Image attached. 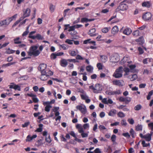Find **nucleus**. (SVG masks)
Masks as SVG:
<instances>
[{"mask_svg":"<svg viewBox=\"0 0 153 153\" xmlns=\"http://www.w3.org/2000/svg\"><path fill=\"white\" fill-rule=\"evenodd\" d=\"M50 57L51 59H55L56 58V53H51V55Z\"/></svg>","mask_w":153,"mask_h":153,"instance_id":"de8ad7c7","label":"nucleus"},{"mask_svg":"<svg viewBox=\"0 0 153 153\" xmlns=\"http://www.w3.org/2000/svg\"><path fill=\"white\" fill-rule=\"evenodd\" d=\"M130 134L131 135V137L133 138H134L135 137V136H134V134L135 133L134 131V130L132 128H131L130 131Z\"/></svg>","mask_w":153,"mask_h":153,"instance_id":"c03bdc74","label":"nucleus"},{"mask_svg":"<svg viewBox=\"0 0 153 153\" xmlns=\"http://www.w3.org/2000/svg\"><path fill=\"white\" fill-rule=\"evenodd\" d=\"M128 121L131 124H133L134 123V121L132 118L128 119Z\"/></svg>","mask_w":153,"mask_h":153,"instance_id":"bf43d9fd","label":"nucleus"},{"mask_svg":"<svg viewBox=\"0 0 153 153\" xmlns=\"http://www.w3.org/2000/svg\"><path fill=\"white\" fill-rule=\"evenodd\" d=\"M73 40H71L69 39H67L65 41V42L69 45H72L73 44Z\"/></svg>","mask_w":153,"mask_h":153,"instance_id":"603ef678","label":"nucleus"},{"mask_svg":"<svg viewBox=\"0 0 153 153\" xmlns=\"http://www.w3.org/2000/svg\"><path fill=\"white\" fill-rule=\"evenodd\" d=\"M48 153H56L57 150L54 148L50 149L48 151Z\"/></svg>","mask_w":153,"mask_h":153,"instance_id":"ea45409f","label":"nucleus"},{"mask_svg":"<svg viewBox=\"0 0 153 153\" xmlns=\"http://www.w3.org/2000/svg\"><path fill=\"white\" fill-rule=\"evenodd\" d=\"M106 152L108 153H110L112 152V149L111 148L110 146H109L106 149Z\"/></svg>","mask_w":153,"mask_h":153,"instance_id":"8fccbe9b","label":"nucleus"},{"mask_svg":"<svg viewBox=\"0 0 153 153\" xmlns=\"http://www.w3.org/2000/svg\"><path fill=\"white\" fill-rule=\"evenodd\" d=\"M119 122H117L114 123H113L111 124L110 126H117L118 125H119Z\"/></svg>","mask_w":153,"mask_h":153,"instance_id":"0e129e2a","label":"nucleus"},{"mask_svg":"<svg viewBox=\"0 0 153 153\" xmlns=\"http://www.w3.org/2000/svg\"><path fill=\"white\" fill-rule=\"evenodd\" d=\"M128 58L127 57L124 56L121 61V64H124L126 62L128 63L129 62L128 61Z\"/></svg>","mask_w":153,"mask_h":153,"instance_id":"b1692460","label":"nucleus"},{"mask_svg":"<svg viewBox=\"0 0 153 153\" xmlns=\"http://www.w3.org/2000/svg\"><path fill=\"white\" fill-rule=\"evenodd\" d=\"M71 35L72 36L76 35L77 34V33L76 31L74 30L72 31L70 33Z\"/></svg>","mask_w":153,"mask_h":153,"instance_id":"680f3d73","label":"nucleus"},{"mask_svg":"<svg viewBox=\"0 0 153 153\" xmlns=\"http://www.w3.org/2000/svg\"><path fill=\"white\" fill-rule=\"evenodd\" d=\"M75 27L74 25L70 26L69 27V29L68 30L69 32L72 31H74L75 29Z\"/></svg>","mask_w":153,"mask_h":153,"instance_id":"6e6d98bb","label":"nucleus"},{"mask_svg":"<svg viewBox=\"0 0 153 153\" xmlns=\"http://www.w3.org/2000/svg\"><path fill=\"white\" fill-rule=\"evenodd\" d=\"M55 9V6L54 5H53L52 4H51L50 5L49 7L50 10L51 11V13L53 12Z\"/></svg>","mask_w":153,"mask_h":153,"instance_id":"72a5a7b5","label":"nucleus"},{"mask_svg":"<svg viewBox=\"0 0 153 153\" xmlns=\"http://www.w3.org/2000/svg\"><path fill=\"white\" fill-rule=\"evenodd\" d=\"M110 60L113 63L117 62L119 60V57L118 54H114L110 56Z\"/></svg>","mask_w":153,"mask_h":153,"instance_id":"1a4fd4ad","label":"nucleus"},{"mask_svg":"<svg viewBox=\"0 0 153 153\" xmlns=\"http://www.w3.org/2000/svg\"><path fill=\"white\" fill-rule=\"evenodd\" d=\"M117 116L120 118H123L125 117V114L122 111H119L117 114Z\"/></svg>","mask_w":153,"mask_h":153,"instance_id":"473e14b6","label":"nucleus"},{"mask_svg":"<svg viewBox=\"0 0 153 153\" xmlns=\"http://www.w3.org/2000/svg\"><path fill=\"white\" fill-rule=\"evenodd\" d=\"M59 46L64 50H66L68 48V46L65 44L59 45Z\"/></svg>","mask_w":153,"mask_h":153,"instance_id":"4c0bfd02","label":"nucleus"},{"mask_svg":"<svg viewBox=\"0 0 153 153\" xmlns=\"http://www.w3.org/2000/svg\"><path fill=\"white\" fill-rule=\"evenodd\" d=\"M119 100L120 102H125V104H127L131 101V98L129 97H121L119 98Z\"/></svg>","mask_w":153,"mask_h":153,"instance_id":"f8f14e48","label":"nucleus"},{"mask_svg":"<svg viewBox=\"0 0 153 153\" xmlns=\"http://www.w3.org/2000/svg\"><path fill=\"white\" fill-rule=\"evenodd\" d=\"M20 38L19 37H17L13 39L14 43L15 44H20L22 43L21 41H19Z\"/></svg>","mask_w":153,"mask_h":153,"instance_id":"c85d7f7f","label":"nucleus"},{"mask_svg":"<svg viewBox=\"0 0 153 153\" xmlns=\"http://www.w3.org/2000/svg\"><path fill=\"white\" fill-rule=\"evenodd\" d=\"M123 67L122 66H120L116 69L113 75V76L117 78L121 77L123 76Z\"/></svg>","mask_w":153,"mask_h":153,"instance_id":"39448f33","label":"nucleus"},{"mask_svg":"<svg viewBox=\"0 0 153 153\" xmlns=\"http://www.w3.org/2000/svg\"><path fill=\"white\" fill-rule=\"evenodd\" d=\"M148 126L150 129L151 130V131H153V122L151 123L148 124Z\"/></svg>","mask_w":153,"mask_h":153,"instance_id":"a18cd8bd","label":"nucleus"},{"mask_svg":"<svg viewBox=\"0 0 153 153\" xmlns=\"http://www.w3.org/2000/svg\"><path fill=\"white\" fill-rule=\"evenodd\" d=\"M128 1L127 0H124L119 4L116 9L117 11H124L127 10L128 8V6L126 4Z\"/></svg>","mask_w":153,"mask_h":153,"instance_id":"7ed1b4c3","label":"nucleus"},{"mask_svg":"<svg viewBox=\"0 0 153 153\" xmlns=\"http://www.w3.org/2000/svg\"><path fill=\"white\" fill-rule=\"evenodd\" d=\"M142 145L143 146V147H147L148 146H149L150 145V144L149 143H146L145 141L144 140H143L142 141Z\"/></svg>","mask_w":153,"mask_h":153,"instance_id":"e433bc0d","label":"nucleus"},{"mask_svg":"<svg viewBox=\"0 0 153 153\" xmlns=\"http://www.w3.org/2000/svg\"><path fill=\"white\" fill-rule=\"evenodd\" d=\"M68 53L70 56H76L77 53L74 51L70 50L68 51Z\"/></svg>","mask_w":153,"mask_h":153,"instance_id":"393cba45","label":"nucleus"},{"mask_svg":"<svg viewBox=\"0 0 153 153\" xmlns=\"http://www.w3.org/2000/svg\"><path fill=\"white\" fill-rule=\"evenodd\" d=\"M112 82L113 85L119 86H123L124 84V82L122 80H114L112 81Z\"/></svg>","mask_w":153,"mask_h":153,"instance_id":"4468645a","label":"nucleus"},{"mask_svg":"<svg viewBox=\"0 0 153 153\" xmlns=\"http://www.w3.org/2000/svg\"><path fill=\"white\" fill-rule=\"evenodd\" d=\"M67 60L62 59H61L60 61V65L61 66L65 67H66L68 64V62Z\"/></svg>","mask_w":153,"mask_h":153,"instance_id":"dca6fc26","label":"nucleus"},{"mask_svg":"<svg viewBox=\"0 0 153 153\" xmlns=\"http://www.w3.org/2000/svg\"><path fill=\"white\" fill-rule=\"evenodd\" d=\"M45 140L48 143H50L51 142V140L50 137V135L49 134L48 137H46Z\"/></svg>","mask_w":153,"mask_h":153,"instance_id":"79ce46f5","label":"nucleus"},{"mask_svg":"<svg viewBox=\"0 0 153 153\" xmlns=\"http://www.w3.org/2000/svg\"><path fill=\"white\" fill-rule=\"evenodd\" d=\"M36 31H33L30 32L28 36V38L33 39H36L38 40H42L44 39V37L41 34L38 33L36 36H33V35L36 33Z\"/></svg>","mask_w":153,"mask_h":153,"instance_id":"20e7f679","label":"nucleus"},{"mask_svg":"<svg viewBox=\"0 0 153 153\" xmlns=\"http://www.w3.org/2000/svg\"><path fill=\"white\" fill-rule=\"evenodd\" d=\"M93 68L90 65H89L86 66V71L89 72L91 73L93 71Z\"/></svg>","mask_w":153,"mask_h":153,"instance_id":"cd10ccee","label":"nucleus"},{"mask_svg":"<svg viewBox=\"0 0 153 153\" xmlns=\"http://www.w3.org/2000/svg\"><path fill=\"white\" fill-rule=\"evenodd\" d=\"M119 28L117 26H115L112 29L111 33L113 35H115L118 32Z\"/></svg>","mask_w":153,"mask_h":153,"instance_id":"6ab92c4d","label":"nucleus"},{"mask_svg":"<svg viewBox=\"0 0 153 153\" xmlns=\"http://www.w3.org/2000/svg\"><path fill=\"white\" fill-rule=\"evenodd\" d=\"M122 135L128 138H129L130 137V135L128 132L123 133L122 134Z\"/></svg>","mask_w":153,"mask_h":153,"instance_id":"864d4df0","label":"nucleus"},{"mask_svg":"<svg viewBox=\"0 0 153 153\" xmlns=\"http://www.w3.org/2000/svg\"><path fill=\"white\" fill-rule=\"evenodd\" d=\"M143 36L140 37L138 39H136L137 42H141L143 41Z\"/></svg>","mask_w":153,"mask_h":153,"instance_id":"774afa93","label":"nucleus"},{"mask_svg":"<svg viewBox=\"0 0 153 153\" xmlns=\"http://www.w3.org/2000/svg\"><path fill=\"white\" fill-rule=\"evenodd\" d=\"M97 66L99 70H101L102 69V65L101 63H98L97 64Z\"/></svg>","mask_w":153,"mask_h":153,"instance_id":"09e8293b","label":"nucleus"},{"mask_svg":"<svg viewBox=\"0 0 153 153\" xmlns=\"http://www.w3.org/2000/svg\"><path fill=\"white\" fill-rule=\"evenodd\" d=\"M76 108L79 110L82 113L85 114L86 113V109L85 106L83 107L81 105H78L76 106Z\"/></svg>","mask_w":153,"mask_h":153,"instance_id":"2eb2a0df","label":"nucleus"},{"mask_svg":"<svg viewBox=\"0 0 153 153\" xmlns=\"http://www.w3.org/2000/svg\"><path fill=\"white\" fill-rule=\"evenodd\" d=\"M142 6L149 8L151 6V4L149 1H145L142 3Z\"/></svg>","mask_w":153,"mask_h":153,"instance_id":"4be33fe9","label":"nucleus"},{"mask_svg":"<svg viewBox=\"0 0 153 153\" xmlns=\"http://www.w3.org/2000/svg\"><path fill=\"white\" fill-rule=\"evenodd\" d=\"M96 29L94 28H93L89 30L88 34L91 36H96L97 35L95 33Z\"/></svg>","mask_w":153,"mask_h":153,"instance_id":"a211bd4d","label":"nucleus"},{"mask_svg":"<svg viewBox=\"0 0 153 153\" xmlns=\"http://www.w3.org/2000/svg\"><path fill=\"white\" fill-rule=\"evenodd\" d=\"M153 133V132L151 131L150 133H147L144 135L142 133H140L139 134V136L140 137L145 139L146 141L149 142L151 140L152 136Z\"/></svg>","mask_w":153,"mask_h":153,"instance_id":"0eeeda50","label":"nucleus"},{"mask_svg":"<svg viewBox=\"0 0 153 153\" xmlns=\"http://www.w3.org/2000/svg\"><path fill=\"white\" fill-rule=\"evenodd\" d=\"M46 75L48 77L50 76H51L53 75V72L51 71V70H46Z\"/></svg>","mask_w":153,"mask_h":153,"instance_id":"f704fd0d","label":"nucleus"},{"mask_svg":"<svg viewBox=\"0 0 153 153\" xmlns=\"http://www.w3.org/2000/svg\"><path fill=\"white\" fill-rule=\"evenodd\" d=\"M30 124V122H25L24 124L22 125V126L23 128L27 127Z\"/></svg>","mask_w":153,"mask_h":153,"instance_id":"e2e57ef3","label":"nucleus"},{"mask_svg":"<svg viewBox=\"0 0 153 153\" xmlns=\"http://www.w3.org/2000/svg\"><path fill=\"white\" fill-rule=\"evenodd\" d=\"M116 138V136L114 134H113L111 137V140L112 142H114L115 141Z\"/></svg>","mask_w":153,"mask_h":153,"instance_id":"69168bd1","label":"nucleus"},{"mask_svg":"<svg viewBox=\"0 0 153 153\" xmlns=\"http://www.w3.org/2000/svg\"><path fill=\"white\" fill-rule=\"evenodd\" d=\"M99 128L100 129V130H105L106 129L105 126L103 125H100L99 126Z\"/></svg>","mask_w":153,"mask_h":153,"instance_id":"338daca9","label":"nucleus"},{"mask_svg":"<svg viewBox=\"0 0 153 153\" xmlns=\"http://www.w3.org/2000/svg\"><path fill=\"white\" fill-rule=\"evenodd\" d=\"M137 78V75L136 74H133L132 75V77L131 78V80L134 81Z\"/></svg>","mask_w":153,"mask_h":153,"instance_id":"4d7b16f0","label":"nucleus"},{"mask_svg":"<svg viewBox=\"0 0 153 153\" xmlns=\"http://www.w3.org/2000/svg\"><path fill=\"white\" fill-rule=\"evenodd\" d=\"M136 130L137 131H142V126L141 125L138 124L135 127Z\"/></svg>","mask_w":153,"mask_h":153,"instance_id":"2f4dec72","label":"nucleus"},{"mask_svg":"<svg viewBox=\"0 0 153 153\" xmlns=\"http://www.w3.org/2000/svg\"><path fill=\"white\" fill-rule=\"evenodd\" d=\"M37 137V136L36 134L33 135L32 136H31L30 135H29L27 136L26 141V142L30 141L32 140L33 139L36 138Z\"/></svg>","mask_w":153,"mask_h":153,"instance_id":"aec40b11","label":"nucleus"},{"mask_svg":"<svg viewBox=\"0 0 153 153\" xmlns=\"http://www.w3.org/2000/svg\"><path fill=\"white\" fill-rule=\"evenodd\" d=\"M46 74V72L44 74H41L40 78L42 80L45 81L47 79L48 77Z\"/></svg>","mask_w":153,"mask_h":153,"instance_id":"5701e85b","label":"nucleus"},{"mask_svg":"<svg viewBox=\"0 0 153 153\" xmlns=\"http://www.w3.org/2000/svg\"><path fill=\"white\" fill-rule=\"evenodd\" d=\"M76 59H80V60H83V59H84L82 57V56L79 55V54H78V55H76Z\"/></svg>","mask_w":153,"mask_h":153,"instance_id":"052dcab7","label":"nucleus"},{"mask_svg":"<svg viewBox=\"0 0 153 153\" xmlns=\"http://www.w3.org/2000/svg\"><path fill=\"white\" fill-rule=\"evenodd\" d=\"M123 27L120 30V32H122L123 34L127 36L129 35L132 33L131 29L128 27H126L123 29Z\"/></svg>","mask_w":153,"mask_h":153,"instance_id":"6e6552de","label":"nucleus"},{"mask_svg":"<svg viewBox=\"0 0 153 153\" xmlns=\"http://www.w3.org/2000/svg\"><path fill=\"white\" fill-rule=\"evenodd\" d=\"M39 127L36 129V131L39 132H40L42 131V128L43 125L42 124H40L39 125Z\"/></svg>","mask_w":153,"mask_h":153,"instance_id":"7c9ffc66","label":"nucleus"},{"mask_svg":"<svg viewBox=\"0 0 153 153\" xmlns=\"http://www.w3.org/2000/svg\"><path fill=\"white\" fill-rule=\"evenodd\" d=\"M15 52V51L10 49L9 48L6 51V53L7 54L13 53Z\"/></svg>","mask_w":153,"mask_h":153,"instance_id":"49530a36","label":"nucleus"},{"mask_svg":"<svg viewBox=\"0 0 153 153\" xmlns=\"http://www.w3.org/2000/svg\"><path fill=\"white\" fill-rule=\"evenodd\" d=\"M152 16L151 13L150 12H146L142 16V18L145 21H148L151 19Z\"/></svg>","mask_w":153,"mask_h":153,"instance_id":"9b49d317","label":"nucleus"},{"mask_svg":"<svg viewBox=\"0 0 153 153\" xmlns=\"http://www.w3.org/2000/svg\"><path fill=\"white\" fill-rule=\"evenodd\" d=\"M117 111L116 110L113 109L109 111L108 113V115L110 116H113L116 113Z\"/></svg>","mask_w":153,"mask_h":153,"instance_id":"bb28decb","label":"nucleus"},{"mask_svg":"<svg viewBox=\"0 0 153 153\" xmlns=\"http://www.w3.org/2000/svg\"><path fill=\"white\" fill-rule=\"evenodd\" d=\"M140 31L138 30L134 31L132 33L133 35L135 36H139Z\"/></svg>","mask_w":153,"mask_h":153,"instance_id":"c756f323","label":"nucleus"},{"mask_svg":"<svg viewBox=\"0 0 153 153\" xmlns=\"http://www.w3.org/2000/svg\"><path fill=\"white\" fill-rule=\"evenodd\" d=\"M142 108V105L140 104L136 105L134 108V109L136 111H139Z\"/></svg>","mask_w":153,"mask_h":153,"instance_id":"c9c22d12","label":"nucleus"},{"mask_svg":"<svg viewBox=\"0 0 153 153\" xmlns=\"http://www.w3.org/2000/svg\"><path fill=\"white\" fill-rule=\"evenodd\" d=\"M89 88L90 89L92 90L94 93H98L99 91L102 89L100 85L98 83L96 84L94 86L93 85H90Z\"/></svg>","mask_w":153,"mask_h":153,"instance_id":"423d86ee","label":"nucleus"},{"mask_svg":"<svg viewBox=\"0 0 153 153\" xmlns=\"http://www.w3.org/2000/svg\"><path fill=\"white\" fill-rule=\"evenodd\" d=\"M121 124L122 126H126L127 124V123L126 122V120H122L121 121Z\"/></svg>","mask_w":153,"mask_h":153,"instance_id":"13d9d810","label":"nucleus"},{"mask_svg":"<svg viewBox=\"0 0 153 153\" xmlns=\"http://www.w3.org/2000/svg\"><path fill=\"white\" fill-rule=\"evenodd\" d=\"M29 26H27L26 27V30L24 31L22 35V36L23 37L26 36L29 33Z\"/></svg>","mask_w":153,"mask_h":153,"instance_id":"a878e982","label":"nucleus"},{"mask_svg":"<svg viewBox=\"0 0 153 153\" xmlns=\"http://www.w3.org/2000/svg\"><path fill=\"white\" fill-rule=\"evenodd\" d=\"M38 47L36 45H33L31 46L28 52V55L29 56H37L40 54V52L37 49Z\"/></svg>","mask_w":153,"mask_h":153,"instance_id":"f257e3e1","label":"nucleus"},{"mask_svg":"<svg viewBox=\"0 0 153 153\" xmlns=\"http://www.w3.org/2000/svg\"><path fill=\"white\" fill-rule=\"evenodd\" d=\"M9 88L11 89L13 88L15 90H17L19 91L21 90V87L18 85L15 84L14 82L11 83L10 85H9Z\"/></svg>","mask_w":153,"mask_h":153,"instance_id":"ddd939ff","label":"nucleus"},{"mask_svg":"<svg viewBox=\"0 0 153 153\" xmlns=\"http://www.w3.org/2000/svg\"><path fill=\"white\" fill-rule=\"evenodd\" d=\"M51 108V106L50 105H47L45 108V111L47 112H48L50 111V108Z\"/></svg>","mask_w":153,"mask_h":153,"instance_id":"37998d69","label":"nucleus"},{"mask_svg":"<svg viewBox=\"0 0 153 153\" xmlns=\"http://www.w3.org/2000/svg\"><path fill=\"white\" fill-rule=\"evenodd\" d=\"M138 50L139 52V53L140 54H142L143 53V50L141 47H138Z\"/></svg>","mask_w":153,"mask_h":153,"instance_id":"5fc2aeb1","label":"nucleus"},{"mask_svg":"<svg viewBox=\"0 0 153 153\" xmlns=\"http://www.w3.org/2000/svg\"><path fill=\"white\" fill-rule=\"evenodd\" d=\"M16 63L15 62L8 63L6 64H4L2 65V67H7L11 65L14 64Z\"/></svg>","mask_w":153,"mask_h":153,"instance_id":"a19ab883","label":"nucleus"},{"mask_svg":"<svg viewBox=\"0 0 153 153\" xmlns=\"http://www.w3.org/2000/svg\"><path fill=\"white\" fill-rule=\"evenodd\" d=\"M47 65L46 64L42 63L39 65L38 69L41 72V74H44L46 72Z\"/></svg>","mask_w":153,"mask_h":153,"instance_id":"9d476101","label":"nucleus"},{"mask_svg":"<svg viewBox=\"0 0 153 153\" xmlns=\"http://www.w3.org/2000/svg\"><path fill=\"white\" fill-rule=\"evenodd\" d=\"M100 61L102 63H105L108 60V57L105 55H100Z\"/></svg>","mask_w":153,"mask_h":153,"instance_id":"f3484780","label":"nucleus"},{"mask_svg":"<svg viewBox=\"0 0 153 153\" xmlns=\"http://www.w3.org/2000/svg\"><path fill=\"white\" fill-rule=\"evenodd\" d=\"M110 29V27H105L102 29V32L104 33H107L108 31Z\"/></svg>","mask_w":153,"mask_h":153,"instance_id":"58836bf2","label":"nucleus"},{"mask_svg":"<svg viewBox=\"0 0 153 153\" xmlns=\"http://www.w3.org/2000/svg\"><path fill=\"white\" fill-rule=\"evenodd\" d=\"M17 16V14L10 17H8L5 19L0 21V27L8 25L13 20L15 19Z\"/></svg>","mask_w":153,"mask_h":153,"instance_id":"f03ea898","label":"nucleus"},{"mask_svg":"<svg viewBox=\"0 0 153 153\" xmlns=\"http://www.w3.org/2000/svg\"><path fill=\"white\" fill-rule=\"evenodd\" d=\"M30 10L29 8H27L25 11H23L24 18L29 16L30 15Z\"/></svg>","mask_w":153,"mask_h":153,"instance_id":"412c9836","label":"nucleus"},{"mask_svg":"<svg viewBox=\"0 0 153 153\" xmlns=\"http://www.w3.org/2000/svg\"><path fill=\"white\" fill-rule=\"evenodd\" d=\"M88 18L86 17H83L81 19L80 22L82 23L87 22Z\"/></svg>","mask_w":153,"mask_h":153,"instance_id":"3c124183","label":"nucleus"}]
</instances>
